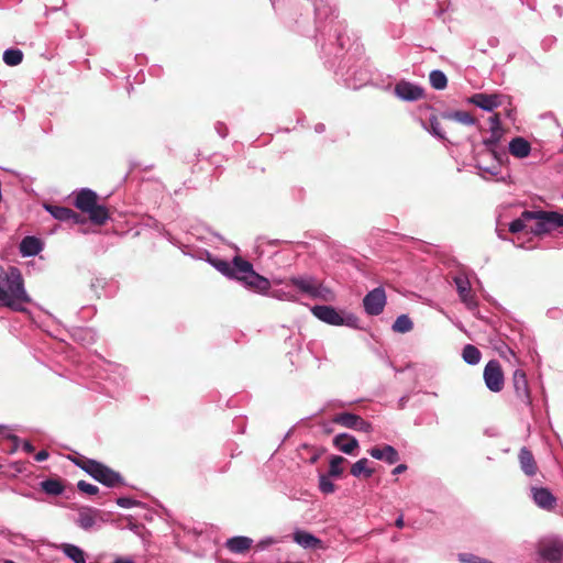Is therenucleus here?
<instances>
[{
    "instance_id": "obj_1",
    "label": "nucleus",
    "mask_w": 563,
    "mask_h": 563,
    "mask_svg": "<svg viewBox=\"0 0 563 563\" xmlns=\"http://www.w3.org/2000/svg\"><path fill=\"white\" fill-rule=\"evenodd\" d=\"M30 300L20 269L14 266L4 269L0 266V306L22 310V305Z\"/></svg>"
},
{
    "instance_id": "obj_2",
    "label": "nucleus",
    "mask_w": 563,
    "mask_h": 563,
    "mask_svg": "<svg viewBox=\"0 0 563 563\" xmlns=\"http://www.w3.org/2000/svg\"><path fill=\"white\" fill-rule=\"evenodd\" d=\"M70 460L92 478L108 487L123 485V478L118 472L96 460L88 459L84 455H77L70 457Z\"/></svg>"
},
{
    "instance_id": "obj_3",
    "label": "nucleus",
    "mask_w": 563,
    "mask_h": 563,
    "mask_svg": "<svg viewBox=\"0 0 563 563\" xmlns=\"http://www.w3.org/2000/svg\"><path fill=\"white\" fill-rule=\"evenodd\" d=\"M98 199L99 197L93 190L84 188L75 197V207L87 213L92 223L102 225L110 216L108 209L98 203Z\"/></svg>"
},
{
    "instance_id": "obj_4",
    "label": "nucleus",
    "mask_w": 563,
    "mask_h": 563,
    "mask_svg": "<svg viewBox=\"0 0 563 563\" xmlns=\"http://www.w3.org/2000/svg\"><path fill=\"white\" fill-rule=\"evenodd\" d=\"M523 217L530 219L532 224L529 225V231L534 235H543L550 233L552 230L563 227V213L555 211H523Z\"/></svg>"
},
{
    "instance_id": "obj_5",
    "label": "nucleus",
    "mask_w": 563,
    "mask_h": 563,
    "mask_svg": "<svg viewBox=\"0 0 563 563\" xmlns=\"http://www.w3.org/2000/svg\"><path fill=\"white\" fill-rule=\"evenodd\" d=\"M233 263L239 272L238 280L243 282L249 289L264 294L271 288L269 280L257 274L249 261L235 256Z\"/></svg>"
},
{
    "instance_id": "obj_6",
    "label": "nucleus",
    "mask_w": 563,
    "mask_h": 563,
    "mask_svg": "<svg viewBox=\"0 0 563 563\" xmlns=\"http://www.w3.org/2000/svg\"><path fill=\"white\" fill-rule=\"evenodd\" d=\"M288 284L311 298H318L324 301L333 299V292L331 289L323 286L312 276H292L288 279Z\"/></svg>"
},
{
    "instance_id": "obj_7",
    "label": "nucleus",
    "mask_w": 563,
    "mask_h": 563,
    "mask_svg": "<svg viewBox=\"0 0 563 563\" xmlns=\"http://www.w3.org/2000/svg\"><path fill=\"white\" fill-rule=\"evenodd\" d=\"M483 378L490 391H501L505 385V377L500 363L496 360L489 361L484 368Z\"/></svg>"
},
{
    "instance_id": "obj_8",
    "label": "nucleus",
    "mask_w": 563,
    "mask_h": 563,
    "mask_svg": "<svg viewBox=\"0 0 563 563\" xmlns=\"http://www.w3.org/2000/svg\"><path fill=\"white\" fill-rule=\"evenodd\" d=\"M332 421L342 427L369 433L372 424L364 420L361 416L351 412H341L333 417Z\"/></svg>"
},
{
    "instance_id": "obj_9",
    "label": "nucleus",
    "mask_w": 563,
    "mask_h": 563,
    "mask_svg": "<svg viewBox=\"0 0 563 563\" xmlns=\"http://www.w3.org/2000/svg\"><path fill=\"white\" fill-rule=\"evenodd\" d=\"M537 549L539 555L549 562H559L563 556V542L558 539L541 540Z\"/></svg>"
},
{
    "instance_id": "obj_10",
    "label": "nucleus",
    "mask_w": 563,
    "mask_h": 563,
    "mask_svg": "<svg viewBox=\"0 0 563 563\" xmlns=\"http://www.w3.org/2000/svg\"><path fill=\"white\" fill-rule=\"evenodd\" d=\"M386 305V294L382 287L371 290L363 299L365 311L371 316H378Z\"/></svg>"
},
{
    "instance_id": "obj_11",
    "label": "nucleus",
    "mask_w": 563,
    "mask_h": 563,
    "mask_svg": "<svg viewBox=\"0 0 563 563\" xmlns=\"http://www.w3.org/2000/svg\"><path fill=\"white\" fill-rule=\"evenodd\" d=\"M508 99L507 96L499 95V93H475L473 95L468 101L476 107L486 110V111H493L494 109L500 107L504 104L505 100Z\"/></svg>"
},
{
    "instance_id": "obj_12",
    "label": "nucleus",
    "mask_w": 563,
    "mask_h": 563,
    "mask_svg": "<svg viewBox=\"0 0 563 563\" xmlns=\"http://www.w3.org/2000/svg\"><path fill=\"white\" fill-rule=\"evenodd\" d=\"M311 311L314 317L325 323L332 325L344 324L343 317L331 306H314Z\"/></svg>"
},
{
    "instance_id": "obj_13",
    "label": "nucleus",
    "mask_w": 563,
    "mask_h": 563,
    "mask_svg": "<svg viewBox=\"0 0 563 563\" xmlns=\"http://www.w3.org/2000/svg\"><path fill=\"white\" fill-rule=\"evenodd\" d=\"M518 463L525 475L529 477L537 475L539 472L533 453L526 446H522L518 452Z\"/></svg>"
},
{
    "instance_id": "obj_14",
    "label": "nucleus",
    "mask_w": 563,
    "mask_h": 563,
    "mask_svg": "<svg viewBox=\"0 0 563 563\" xmlns=\"http://www.w3.org/2000/svg\"><path fill=\"white\" fill-rule=\"evenodd\" d=\"M395 92L400 99L407 101L419 100L423 96L422 88L408 81L398 82L395 87Z\"/></svg>"
},
{
    "instance_id": "obj_15",
    "label": "nucleus",
    "mask_w": 563,
    "mask_h": 563,
    "mask_svg": "<svg viewBox=\"0 0 563 563\" xmlns=\"http://www.w3.org/2000/svg\"><path fill=\"white\" fill-rule=\"evenodd\" d=\"M512 386L517 397L526 402L530 400V390L526 373L522 369H516L512 375Z\"/></svg>"
},
{
    "instance_id": "obj_16",
    "label": "nucleus",
    "mask_w": 563,
    "mask_h": 563,
    "mask_svg": "<svg viewBox=\"0 0 563 563\" xmlns=\"http://www.w3.org/2000/svg\"><path fill=\"white\" fill-rule=\"evenodd\" d=\"M532 497L534 503L545 509V510H552L556 506V498L553 496V494L544 487H532L531 488Z\"/></svg>"
},
{
    "instance_id": "obj_17",
    "label": "nucleus",
    "mask_w": 563,
    "mask_h": 563,
    "mask_svg": "<svg viewBox=\"0 0 563 563\" xmlns=\"http://www.w3.org/2000/svg\"><path fill=\"white\" fill-rule=\"evenodd\" d=\"M454 283L456 285V290L462 302H464L470 309L475 308L477 303L472 292L468 279L465 277L457 276L454 278Z\"/></svg>"
},
{
    "instance_id": "obj_18",
    "label": "nucleus",
    "mask_w": 563,
    "mask_h": 563,
    "mask_svg": "<svg viewBox=\"0 0 563 563\" xmlns=\"http://www.w3.org/2000/svg\"><path fill=\"white\" fill-rule=\"evenodd\" d=\"M369 454L372 457L376 460H383L388 464H395L399 461V454L397 450L388 444H385L383 448L374 446L369 450Z\"/></svg>"
},
{
    "instance_id": "obj_19",
    "label": "nucleus",
    "mask_w": 563,
    "mask_h": 563,
    "mask_svg": "<svg viewBox=\"0 0 563 563\" xmlns=\"http://www.w3.org/2000/svg\"><path fill=\"white\" fill-rule=\"evenodd\" d=\"M41 490L48 496H59L65 492L66 485L58 476L47 477L40 483Z\"/></svg>"
},
{
    "instance_id": "obj_20",
    "label": "nucleus",
    "mask_w": 563,
    "mask_h": 563,
    "mask_svg": "<svg viewBox=\"0 0 563 563\" xmlns=\"http://www.w3.org/2000/svg\"><path fill=\"white\" fill-rule=\"evenodd\" d=\"M55 219L70 221L73 223H85L82 216L66 207H46Z\"/></svg>"
},
{
    "instance_id": "obj_21",
    "label": "nucleus",
    "mask_w": 563,
    "mask_h": 563,
    "mask_svg": "<svg viewBox=\"0 0 563 563\" xmlns=\"http://www.w3.org/2000/svg\"><path fill=\"white\" fill-rule=\"evenodd\" d=\"M333 444L345 454H352L354 450L358 448L357 440L347 433H340L335 435Z\"/></svg>"
},
{
    "instance_id": "obj_22",
    "label": "nucleus",
    "mask_w": 563,
    "mask_h": 563,
    "mask_svg": "<svg viewBox=\"0 0 563 563\" xmlns=\"http://www.w3.org/2000/svg\"><path fill=\"white\" fill-rule=\"evenodd\" d=\"M2 450L8 453H13L22 446L23 451L32 452L33 446L29 441H22L15 435H8L1 442Z\"/></svg>"
},
{
    "instance_id": "obj_23",
    "label": "nucleus",
    "mask_w": 563,
    "mask_h": 563,
    "mask_svg": "<svg viewBox=\"0 0 563 563\" xmlns=\"http://www.w3.org/2000/svg\"><path fill=\"white\" fill-rule=\"evenodd\" d=\"M294 541L305 549H319L322 548V541L313 534L298 530L294 533Z\"/></svg>"
},
{
    "instance_id": "obj_24",
    "label": "nucleus",
    "mask_w": 563,
    "mask_h": 563,
    "mask_svg": "<svg viewBox=\"0 0 563 563\" xmlns=\"http://www.w3.org/2000/svg\"><path fill=\"white\" fill-rule=\"evenodd\" d=\"M253 540L247 537H233L227 541V548L238 554H243L250 550Z\"/></svg>"
},
{
    "instance_id": "obj_25",
    "label": "nucleus",
    "mask_w": 563,
    "mask_h": 563,
    "mask_svg": "<svg viewBox=\"0 0 563 563\" xmlns=\"http://www.w3.org/2000/svg\"><path fill=\"white\" fill-rule=\"evenodd\" d=\"M530 151H531L530 143L527 140H525L523 137H520V136L515 137L509 143V152L511 155H514L516 157H519V158L527 157L530 154Z\"/></svg>"
},
{
    "instance_id": "obj_26",
    "label": "nucleus",
    "mask_w": 563,
    "mask_h": 563,
    "mask_svg": "<svg viewBox=\"0 0 563 563\" xmlns=\"http://www.w3.org/2000/svg\"><path fill=\"white\" fill-rule=\"evenodd\" d=\"M98 515H99V511L97 509L82 508V509H80V511L78 514L77 522L80 528H82L85 530H89L95 526Z\"/></svg>"
},
{
    "instance_id": "obj_27",
    "label": "nucleus",
    "mask_w": 563,
    "mask_h": 563,
    "mask_svg": "<svg viewBox=\"0 0 563 563\" xmlns=\"http://www.w3.org/2000/svg\"><path fill=\"white\" fill-rule=\"evenodd\" d=\"M63 553L74 561V563H86L84 551L74 544L64 543L60 545Z\"/></svg>"
},
{
    "instance_id": "obj_28",
    "label": "nucleus",
    "mask_w": 563,
    "mask_h": 563,
    "mask_svg": "<svg viewBox=\"0 0 563 563\" xmlns=\"http://www.w3.org/2000/svg\"><path fill=\"white\" fill-rule=\"evenodd\" d=\"M2 60L7 66H18L23 60V52L19 48H8L2 54Z\"/></svg>"
},
{
    "instance_id": "obj_29",
    "label": "nucleus",
    "mask_w": 563,
    "mask_h": 563,
    "mask_svg": "<svg viewBox=\"0 0 563 563\" xmlns=\"http://www.w3.org/2000/svg\"><path fill=\"white\" fill-rule=\"evenodd\" d=\"M444 119L456 121L464 125H473L476 122V119L467 111H454L443 114Z\"/></svg>"
},
{
    "instance_id": "obj_30",
    "label": "nucleus",
    "mask_w": 563,
    "mask_h": 563,
    "mask_svg": "<svg viewBox=\"0 0 563 563\" xmlns=\"http://www.w3.org/2000/svg\"><path fill=\"white\" fill-rule=\"evenodd\" d=\"M368 460L361 459L355 462L351 467V474L355 477L364 475L365 478H369L374 474V470L367 466Z\"/></svg>"
},
{
    "instance_id": "obj_31",
    "label": "nucleus",
    "mask_w": 563,
    "mask_h": 563,
    "mask_svg": "<svg viewBox=\"0 0 563 563\" xmlns=\"http://www.w3.org/2000/svg\"><path fill=\"white\" fill-rule=\"evenodd\" d=\"M462 357L467 364L476 365L481 361L482 353L475 345L467 344L462 351Z\"/></svg>"
},
{
    "instance_id": "obj_32",
    "label": "nucleus",
    "mask_w": 563,
    "mask_h": 563,
    "mask_svg": "<svg viewBox=\"0 0 563 563\" xmlns=\"http://www.w3.org/2000/svg\"><path fill=\"white\" fill-rule=\"evenodd\" d=\"M346 462V459L341 455H334L330 460L329 472L327 475L331 477H340L343 473L342 464Z\"/></svg>"
},
{
    "instance_id": "obj_33",
    "label": "nucleus",
    "mask_w": 563,
    "mask_h": 563,
    "mask_svg": "<svg viewBox=\"0 0 563 563\" xmlns=\"http://www.w3.org/2000/svg\"><path fill=\"white\" fill-rule=\"evenodd\" d=\"M214 267L219 272H221L223 275L238 279L239 272H238L236 266H235V264L233 262H232V264H230L227 261L219 260V261L214 262Z\"/></svg>"
},
{
    "instance_id": "obj_34",
    "label": "nucleus",
    "mask_w": 563,
    "mask_h": 563,
    "mask_svg": "<svg viewBox=\"0 0 563 563\" xmlns=\"http://www.w3.org/2000/svg\"><path fill=\"white\" fill-rule=\"evenodd\" d=\"M413 323L407 314L399 316L393 324V330L398 333H406L411 331Z\"/></svg>"
},
{
    "instance_id": "obj_35",
    "label": "nucleus",
    "mask_w": 563,
    "mask_h": 563,
    "mask_svg": "<svg viewBox=\"0 0 563 563\" xmlns=\"http://www.w3.org/2000/svg\"><path fill=\"white\" fill-rule=\"evenodd\" d=\"M20 253L24 257L35 255V235H27L21 241Z\"/></svg>"
},
{
    "instance_id": "obj_36",
    "label": "nucleus",
    "mask_w": 563,
    "mask_h": 563,
    "mask_svg": "<svg viewBox=\"0 0 563 563\" xmlns=\"http://www.w3.org/2000/svg\"><path fill=\"white\" fill-rule=\"evenodd\" d=\"M429 78L431 86L437 90H442L448 85L446 76L441 70H432Z\"/></svg>"
},
{
    "instance_id": "obj_37",
    "label": "nucleus",
    "mask_w": 563,
    "mask_h": 563,
    "mask_svg": "<svg viewBox=\"0 0 563 563\" xmlns=\"http://www.w3.org/2000/svg\"><path fill=\"white\" fill-rule=\"evenodd\" d=\"M504 134V130H490V136L486 140H484V145L496 157V151L495 147L501 140Z\"/></svg>"
},
{
    "instance_id": "obj_38",
    "label": "nucleus",
    "mask_w": 563,
    "mask_h": 563,
    "mask_svg": "<svg viewBox=\"0 0 563 563\" xmlns=\"http://www.w3.org/2000/svg\"><path fill=\"white\" fill-rule=\"evenodd\" d=\"M300 451L303 452H308L309 454V457H308V463L310 464H314L318 462V460L320 459V456L324 453V449L323 448H314V446H311V445H308V444H302L300 446Z\"/></svg>"
},
{
    "instance_id": "obj_39",
    "label": "nucleus",
    "mask_w": 563,
    "mask_h": 563,
    "mask_svg": "<svg viewBox=\"0 0 563 563\" xmlns=\"http://www.w3.org/2000/svg\"><path fill=\"white\" fill-rule=\"evenodd\" d=\"M330 477L325 474L319 476V488L323 494H332L335 490V485L330 481Z\"/></svg>"
},
{
    "instance_id": "obj_40",
    "label": "nucleus",
    "mask_w": 563,
    "mask_h": 563,
    "mask_svg": "<svg viewBox=\"0 0 563 563\" xmlns=\"http://www.w3.org/2000/svg\"><path fill=\"white\" fill-rule=\"evenodd\" d=\"M530 222V219H526L523 217V212L521 213L520 218L514 220L510 224H509V231L511 233H518V232H521L523 231L526 228H529L528 223Z\"/></svg>"
},
{
    "instance_id": "obj_41",
    "label": "nucleus",
    "mask_w": 563,
    "mask_h": 563,
    "mask_svg": "<svg viewBox=\"0 0 563 563\" xmlns=\"http://www.w3.org/2000/svg\"><path fill=\"white\" fill-rule=\"evenodd\" d=\"M77 488L80 493L91 496L97 495L99 493L98 486L87 483L86 481H79L77 483Z\"/></svg>"
},
{
    "instance_id": "obj_42",
    "label": "nucleus",
    "mask_w": 563,
    "mask_h": 563,
    "mask_svg": "<svg viewBox=\"0 0 563 563\" xmlns=\"http://www.w3.org/2000/svg\"><path fill=\"white\" fill-rule=\"evenodd\" d=\"M459 560L462 563H494L492 561H488V560H485V559H482L479 556H476L474 554H468V553H461L459 555Z\"/></svg>"
},
{
    "instance_id": "obj_43",
    "label": "nucleus",
    "mask_w": 563,
    "mask_h": 563,
    "mask_svg": "<svg viewBox=\"0 0 563 563\" xmlns=\"http://www.w3.org/2000/svg\"><path fill=\"white\" fill-rule=\"evenodd\" d=\"M430 126H431V132L434 135H437V136H439L441 139H444V131H443V129L441 126V123H440V121L438 120L437 117H432L430 119Z\"/></svg>"
},
{
    "instance_id": "obj_44",
    "label": "nucleus",
    "mask_w": 563,
    "mask_h": 563,
    "mask_svg": "<svg viewBox=\"0 0 563 563\" xmlns=\"http://www.w3.org/2000/svg\"><path fill=\"white\" fill-rule=\"evenodd\" d=\"M490 130H503L500 125V115L495 113L489 118Z\"/></svg>"
},
{
    "instance_id": "obj_45",
    "label": "nucleus",
    "mask_w": 563,
    "mask_h": 563,
    "mask_svg": "<svg viewBox=\"0 0 563 563\" xmlns=\"http://www.w3.org/2000/svg\"><path fill=\"white\" fill-rule=\"evenodd\" d=\"M117 504L122 508H130L135 504V501L128 497H120L117 499Z\"/></svg>"
},
{
    "instance_id": "obj_46",
    "label": "nucleus",
    "mask_w": 563,
    "mask_h": 563,
    "mask_svg": "<svg viewBox=\"0 0 563 563\" xmlns=\"http://www.w3.org/2000/svg\"><path fill=\"white\" fill-rule=\"evenodd\" d=\"M47 456H48L47 451H45V450L37 451V462L45 461L47 459Z\"/></svg>"
},
{
    "instance_id": "obj_47",
    "label": "nucleus",
    "mask_w": 563,
    "mask_h": 563,
    "mask_svg": "<svg viewBox=\"0 0 563 563\" xmlns=\"http://www.w3.org/2000/svg\"><path fill=\"white\" fill-rule=\"evenodd\" d=\"M407 470L405 464H399L393 470V474H400Z\"/></svg>"
},
{
    "instance_id": "obj_48",
    "label": "nucleus",
    "mask_w": 563,
    "mask_h": 563,
    "mask_svg": "<svg viewBox=\"0 0 563 563\" xmlns=\"http://www.w3.org/2000/svg\"><path fill=\"white\" fill-rule=\"evenodd\" d=\"M395 526H396L397 528H399V529L404 528V526H405V521H404V517H402V515H401V516H399V517L396 519V521H395Z\"/></svg>"
},
{
    "instance_id": "obj_49",
    "label": "nucleus",
    "mask_w": 563,
    "mask_h": 563,
    "mask_svg": "<svg viewBox=\"0 0 563 563\" xmlns=\"http://www.w3.org/2000/svg\"><path fill=\"white\" fill-rule=\"evenodd\" d=\"M113 563H134V562H133V561H131V560L118 559V560H115Z\"/></svg>"
},
{
    "instance_id": "obj_50",
    "label": "nucleus",
    "mask_w": 563,
    "mask_h": 563,
    "mask_svg": "<svg viewBox=\"0 0 563 563\" xmlns=\"http://www.w3.org/2000/svg\"><path fill=\"white\" fill-rule=\"evenodd\" d=\"M20 493H21V495H24V496H26V497H33V493H32L31 490H29V492H23L22 489H20Z\"/></svg>"
},
{
    "instance_id": "obj_51",
    "label": "nucleus",
    "mask_w": 563,
    "mask_h": 563,
    "mask_svg": "<svg viewBox=\"0 0 563 563\" xmlns=\"http://www.w3.org/2000/svg\"><path fill=\"white\" fill-rule=\"evenodd\" d=\"M36 250H37V254L42 251V242L38 239H37Z\"/></svg>"
},
{
    "instance_id": "obj_52",
    "label": "nucleus",
    "mask_w": 563,
    "mask_h": 563,
    "mask_svg": "<svg viewBox=\"0 0 563 563\" xmlns=\"http://www.w3.org/2000/svg\"><path fill=\"white\" fill-rule=\"evenodd\" d=\"M4 563H15V562H13L11 560H5Z\"/></svg>"
},
{
    "instance_id": "obj_53",
    "label": "nucleus",
    "mask_w": 563,
    "mask_h": 563,
    "mask_svg": "<svg viewBox=\"0 0 563 563\" xmlns=\"http://www.w3.org/2000/svg\"><path fill=\"white\" fill-rule=\"evenodd\" d=\"M507 115L510 117L511 115V110H507Z\"/></svg>"
},
{
    "instance_id": "obj_54",
    "label": "nucleus",
    "mask_w": 563,
    "mask_h": 563,
    "mask_svg": "<svg viewBox=\"0 0 563 563\" xmlns=\"http://www.w3.org/2000/svg\"><path fill=\"white\" fill-rule=\"evenodd\" d=\"M90 563H96V562H90Z\"/></svg>"
}]
</instances>
